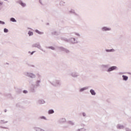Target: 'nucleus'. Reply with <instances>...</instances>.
Masks as SVG:
<instances>
[{"mask_svg":"<svg viewBox=\"0 0 131 131\" xmlns=\"http://www.w3.org/2000/svg\"><path fill=\"white\" fill-rule=\"evenodd\" d=\"M61 40H64V41H66L67 42H69V39H67L65 37H61Z\"/></svg>","mask_w":131,"mask_h":131,"instance_id":"5701e85b","label":"nucleus"},{"mask_svg":"<svg viewBox=\"0 0 131 131\" xmlns=\"http://www.w3.org/2000/svg\"><path fill=\"white\" fill-rule=\"evenodd\" d=\"M16 106H18V104H16Z\"/></svg>","mask_w":131,"mask_h":131,"instance_id":"603ef678","label":"nucleus"},{"mask_svg":"<svg viewBox=\"0 0 131 131\" xmlns=\"http://www.w3.org/2000/svg\"><path fill=\"white\" fill-rule=\"evenodd\" d=\"M40 82H41V79H38V80H37L36 81V84H35V85L36 86H37V88H38V86H39L40 85L39 84V83H40Z\"/></svg>","mask_w":131,"mask_h":131,"instance_id":"f8f14e48","label":"nucleus"},{"mask_svg":"<svg viewBox=\"0 0 131 131\" xmlns=\"http://www.w3.org/2000/svg\"><path fill=\"white\" fill-rule=\"evenodd\" d=\"M4 1H5V2H8V0H4Z\"/></svg>","mask_w":131,"mask_h":131,"instance_id":"8fccbe9b","label":"nucleus"},{"mask_svg":"<svg viewBox=\"0 0 131 131\" xmlns=\"http://www.w3.org/2000/svg\"><path fill=\"white\" fill-rule=\"evenodd\" d=\"M119 74H124V73H120Z\"/></svg>","mask_w":131,"mask_h":131,"instance_id":"49530a36","label":"nucleus"},{"mask_svg":"<svg viewBox=\"0 0 131 131\" xmlns=\"http://www.w3.org/2000/svg\"><path fill=\"white\" fill-rule=\"evenodd\" d=\"M122 80L124 81H127V80H128V76H126V75H123L122 76Z\"/></svg>","mask_w":131,"mask_h":131,"instance_id":"ddd939ff","label":"nucleus"},{"mask_svg":"<svg viewBox=\"0 0 131 131\" xmlns=\"http://www.w3.org/2000/svg\"><path fill=\"white\" fill-rule=\"evenodd\" d=\"M105 52L107 53H112V52H115V50L114 49H105Z\"/></svg>","mask_w":131,"mask_h":131,"instance_id":"f3484780","label":"nucleus"},{"mask_svg":"<svg viewBox=\"0 0 131 131\" xmlns=\"http://www.w3.org/2000/svg\"><path fill=\"white\" fill-rule=\"evenodd\" d=\"M51 34H52V35H60V32H57L56 31H53V32H52Z\"/></svg>","mask_w":131,"mask_h":131,"instance_id":"4468645a","label":"nucleus"},{"mask_svg":"<svg viewBox=\"0 0 131 131\" xmlns=\"http://www.w3.org/2000/svg\"><path fill=\"white\" fill-rule=\"evenodd\" d=\"M28 65L30 67H33V68L35 67V66H34V65H30V64H28Z\"/></svg>","mask_w":131,"mask_h":131,"instance_id":"37998d69","label":"nucleus"},{"mask_svg":"<svg viewBox=\"0 0 131 131\" xmlns=\"http://www.w3.org/2000/svg\"><path fill=\"white\" fill-rule=\"evenodd\" d=\"M102 68H106L105 71L107 72V73H110L112 71H114V70H116L117 69V67L116 66H112L109 67V64H102Z\"/></svg>","mask_w":131,"mask_h":131,"instance_id":"f03ea898","label":"nucleus"},{"mask_svg":"<svg viewBox=\"0 0 131 131\" xmlns=\"http://www.w3.org/2000/svg\"><path fill=\"white\" fill-rule=\"evenodd\" d=\"M36 51H32V52L30 51L28 52V54H30L32 56V55H33L34 53H35Z\"/></svg>","mask_w":131,"mask_h":131,"instance_id":"e433bc0d","label":"nucleus"},{"mask_svg":"<svg viewBox=\"0 0 131 131\" xmlns=\"http://www.w3.org/2000/svg\"><path fill=\"white\" fill-rule=\"evenodd\" d=\"M69 42H71L72 45H75V43H78V41L74 37H71L69 39Z\"/></svg>","mask_w":131,"mask_h":131,"instance_id":"0eeeda50","label":"nucleus"},{"mask_svg":"<svg viewBox=\"0 0 131 131\" xmlns=\"http://www.w3.org/2000/svg\"><path fill=\"white\" fill-rule=\"evenodd\" d=\"M58 123H60L61 124L63 123H65L66 122V119L65 118H60L58 121Z\"/></svg>","mask_w":131,"mask_h":131,"instance_id":"9b49d317","label":"nucleus"},{"mask_svg":"<svg viewBox=\"0 0 131 131\" xmlns=\"http://www.w3.org/2000/svg\"><path fill=\"white\" fill-rule=\"evenodd\" d=\"M36 89H37V87L35 86V84H33L30 87V91L31 93H35L36 92Z\"/></svg>","mask_w":131,"mask_h":131,"instance_id":"6e6552de","label":"nucleus"},{"mask_svg":"<svg viewBox=\"0 0 131 131\" xmlns=\"http://www.w3.org/2000/svg\"><path fill=\"white\" fill-rule=\"evenodd\" d=\"M0 24H1V25H5V24H6V23H5V21L0 20Z\"/></svg>","mask_w":131,"mask_h":131,"instance_id":"4c0bfd02","label":"nucleus"},{"mask_svg":"<svg viewBox=\"0 0 131 131\" xmlns=\"http://www.w3.org/2000/svg\"><path fill=\"white\" fill-rule=\"evenodd\" d=\"M10 21L11 22H13V23H16V22H17V20H16V19H15V18H14V17H11V18H10Z\"/></svg>","mask_w":131,"mask_h":131,"instance_id":"b1692460","label":"nucleus"},{"mask_svg":"<svg viewBox=\"0 0 131 131\" xmlns=\"http://www.w3.org/2000/svg\"><path fill=\"white\" fill-rule=\"evenodd\" d=\"M64 52H65L67 53V54H69V53H70V51H69V50L66 49V48L64 49Z\"/></svg>","mask_w":131,"mask_h":131,"instance_id":"c9c22d12","label":"nucleus"},{"mask_svg":"<svg viewBox=\"0 0 131 131\" xmlns=\"http://www.w3.org/2000/svg\"><path fill=\"white\" fill-rule=\"evenodd\" d=\"M1 10H2V8H0V11H1Z\"/></svg>","mask_w":131,"mask_h":131,"instance_id":"864d4df0","label":"nucleus"},{"mask_svg":"<svg viewBox=\"0 0 131 131\" xmlns=\"http://www.w3.org/2000/svg\"><path fill=\"white\" fill-rule=\"evenodd\" d=\"M90 89V86H85L82 88H80L79 90V93H83L84 91H86V90H89Z\"/></svg>","mask_w":131,"mask_h":131,"instance_id":"9d476101","label":"nucleus"},{"mask_svg":"<svg viewBox=\"0 0 131 131\" xmlns=\"http://www.w3.org/2000/svg\"><path fill=\"white\" fill-rule=\"evenodd\" d=\"M75 35H77V36H78L79 37H80V34L78 33H75Z\"/></svg>","mask_w":131,"mask_h":131,"instance_id":"ea45409f","label":"nucleus"},{"mask_svg":"<svg viewBox=\"0 0 131 131\" xmlns=\"http://www.w3.org/2000/svg\"><path fill=\"white\" fill-rule=\"evenodd\" d=\"M128 74L131 75V73H128Z\"/></svg>","mask_w":131,"mask_h":131,"instance_id":"09e8293b","label":"nucleus"},{"mask_svg":"<svg viewBox=\"0 0 131 131\" xmlns=\"http://www.w3.org/2000/svg\"><path fill=\"white\" fill-rule=\"evenodd\" d=\"M32 48H37L39 50H40V51H42V52H43V53H46V50H43V49L41 48V46H40V44L39 42H37L33 44L32 45Z\"/></svg>","mask_w":131,"mask_h":131,"instance_id":"7ed1b4c3","label":"nucleus"},{"mask_svg":"<svg viewBox=\"0 0 131 131\" xmlns=\"http://www.w3.org/2000/svg\"><path fill=\"white\" fill-rule=\"evenodd\" d=\"M111 28L106 26L101 27V30L102 32H107V31H111Z\"/></svg>","mask_w":131,"mask_h":131,"instance_id":"39448f33","label":"nucleus"},{"mask_svg":"<svg viewBox=\"0 0 131 131\" xmlns=\"http://www.w3.org/2000/svg\"><path fill=\"white\" fill-rule=\"evenodd\" d=\"M90 94H91V95H92V96H96V92H95V90H94L93 89H91L90 90Z\"/></svg>","mask_w":131,"mask_h":131,"instance_id":"2eb2a0df","label":"nucleus"},{"mask_svg":"<svg viewBox=\"0 0 131 131\" xmlns=\"http://www.w3.org/2000/svg\"><path fill=\"white\" fill-rule=\"evenodd\" d=\"M57 49L62 52H64L65 48L63 47H58Z\"/></svg>","mask_w":131,"mask_h":131,"instance_id":"4be33fe9","label":"nucleus"},{"mask_svg":"<svg viewBox=\"0 0 131 131\" xmlns=\"http://www.w3.org/2000/svg\"><path fill=\"white\" fill-rule=\"evenodd\" d=\"M35 32H36V33H37L38 34H40V35H41L42 34H44L43 32H40L38 30L36 29L35 30Z\"/></svg>","mask_w":131,"mask_h":131,"instance_id":"6ab92c4d","label":"nucleus"},{"mask_svg":"<svg viewBox=\"0 0 131 131\" xmlns=\"http://www.w3.org/2000/svg\"><path fill=\"white\" fill-rule=\"evenodd\" d=\"M8 123V121H5V120H0V124H5Z\"/></svg>","mask_w":131,"mask_h":131,"instance_id":"aec40b11","label":"nucleus"},{"mask_svg":"<svg viewBox=\"0 0 131 131\" xmlns=\"http://www.w3.org/2000/svg\"><path fill=\"white\" fill-rule=\"evenodd\" d=\"M23 93L24 94H28V91L27 90H24Z\"/></svg>","mask_w":131,"mask_h":131,"instance_id":"58836bf2","label":"nucleus"},{"mask_svg":"<svg viewBox=\"0 0 131 131\" xmlns=\"http://www.w3.org/2000/svg\"><path fill=\"white\" fill-rule=\"evenodd\" d=\"M4 112H7V110H4Z\"/></svg>","mask_w":131,"mask_h":131,"instance_id":"de8ad7c7","label":"nucleus"},{"mask_svg":"<svg viewBox=\"0 0 131 131\" xmlns=\"http://www.w3.org/2000/svg\"><path fill=\"white\" fill-rule=\"evenodd\" d=\"M4 32H5V33H8V32H9V30L7 28H4Z\"/></svg>","mask_w":131,"mask_h":131,"instance_id":"72a5a7b5","label":"nucleus"},{"mask_svg":"<svg viewBox=\"0 0 131 131\" xmlns=\"http://www.w3.org/2000/svg\"><path fill=\"white\" fill-rule=\"evenodd\" d=\"M64 127H68V126H64Z\"/></svg>","mask_w":131,"mask_h":131,"instance_id":"3c124183","label":"nucleus"},{"mask_svg":"<svg viewBox=\"0 0 131 131\" xmlns=\"http://www.w3.org/2000/svg\"><path fill=\"white\" fill-rule=\"evenodd\" d=\"M16 4H19V5H20L21 7H23V8H25L26 7V4L23 3V2L21 0H18L16 2Z\"/></svg>","mask_w":131,"mask_h":131,"instance_id":"1a4fd4ad","label":"nucleus"},{"mask_svg":"<svg viewBox=\"0 0 131 131\" xmlns=\"http://www.w3.org/2000/svg\"><path fill=\"white\" fill-rule=\"evenodd\" d=\"M117 128H118V129H122L123 128H124V126L121 124H118L117 125Z\"/></svg>","mask_w":131,"mask_h":131,"instance_id":"dca6fc26","label":"nucleus"},{"mask_svg":"<svg viewBox=\"0 0 131 131\" xmlns=\"http://www.w3.org/2000/svg\"><path fill=\"white\" fill-rule=\"evenodd\" d=\"M0 128H5V129H8V127H7L0 126Z\"/></svg>","mask_w":131,"mask_h":131,"instance_id":"79ce46f5","label":"nucleus"},{"mask_svg":"<svg viewBox=\"0 0 131 131\" xmlns=\"http://www.w3.org/2000/svg\"><path fill=\"white\" fill-rule=\"evenodd\" d=\"M38 103L40 105H41L42 104H45L46 103V101H45V100H43V99H40L38 101Z\"/></svg>","mask_w":131,"mask_h":131,"instance_id":"a211bd4d","label":"nucleus"},{"mask_svg":"<svg viewBox=\"0 0 131 131\" xmlns=\"http://www.w3.org/2000/svg\"><path fill=\"white\" fill-rule=\"evenodd\" d=\"M24 75H25V76H27V77L32 78V79L36 78V75L35 74L28 72L24 73Z\"/></svg>","mask_w":131,"mask_h":131,"instance_id":"20e7f679","label":"nucleus"},{"mask_svg":"<svg viewBox=\"0 0 131 131\" xmlns=\"http://www.w3.org/2000/svg\"><path fill=\"white\" fill-rule=\"evenodd\" d=\"M49 82L55 88H60V85H62L61 80L56 79V77H55V76H51L50 77Z\"/></svg>","mask_w":131,"mask_h":131,"instance_id":"f257e3e1","label":"nucleus"},{"mask_svg":"<svg viewBox=\"0 0 131 131\" xmlns=\"http://www.w3.org/2000/svg\"><path fill=\"white\" fill-rule=\"evenodd\" d=\"M29 36H32L33 35V32L31 31H29L28 32Z\"/></svg>","mask_w":131,"mask_h":131,"instance_id":"393cba45","label":"nucleus"},{"mask_svg":"<svg viewBox=\"0 0 131 131\" xmlns=\"http://www.w3.org/2000/svg\"><path fill=\"white\" fill-rule=\"evenodd\" d=\"M65 4L66 3L63 1H60L59 3V5L60 6H61V7L65 6Z\"/></svg>","mask_w":131,"mask_h":131,"instance_id":"cd10ccee","label":"nucleus"},{"mask_svg":"<svg viewBox=\"0 0 131 131\" xmlns=\"http://www.w3.org/2000/svg\"><path fill=\"white\" fill-rule=\"evenodd\" d=\"M125 130L126 131H131V129L128 128H126Z\"/></svg>","mask_w":131,"mask_h":131,"instance_id":"c03bdc74","label":"nucleus"},{"mask_svg":"<svg viewBox=\"0 0 131 131\" xmlns=\"http://www.w3.org/2000/svg\"><path fill=\"white\" fill-rule=\"evenodd\" d=\"M39 3L41 5V6H45L43 2H42V0H39Z\"/></svg>","mask_w":131,"mask_h":131,"instance_id":"f704fd0d","label":"nucleus"},{"mask_svg":"<svg viewBox=\"0 0 131 131\" xmlns=\"http://www.w3.org/2000/svg\"><path fill=\"white\" fill-rule=\"evenodd\" d=\"M48 49H50V50H52V51H55L56 49L55 47L53 46H49L48 47Z\"/></svg>","mask_w":131,"mask_h":131,"instance_id":"c756f323","label":"nucleus"},{"mask_svg":"<svg viewBox=\"0 0 131 131\" xmlns=\"http://www.w3.org/2000/svg\"><path fill=\"white\" fill-rule=\"evenodd\" d=\"M40 119H43L44 120H48L47 118L45 116H42L39 117Z\"/></svg>","mask_w":131,"mask_h":131,"instance_id":"7c9ffc66","label":"nucleus"},{"mask_svg":"<svg viewBox=\"0 0 131 131\" xmlns=\"http://www.w3.org/2000/svg\"><path fill=\"white\" fill-rule=\"evenodd\" d=\"M69 13H71V14H75L76 16H78V15L76 13H75V11H74V10H71L69 11Z\"/></svg>","mask_w":131,"mask_h":131,"instance_id":"bb28decb","label":"nucleus"},{"mask_svg":"<svg viewBox=\"0 0 131 131\" xmlns=\"http://www.w3.org/2000/svg\"><path fill=\"white\" fill-rule=\"evenodd\" d=\"M81 115H82L83 117L84 118H86V117H88V116L86 115V113L84 112H82L81 113Z\"/></svg>","mask_w":131,"mask_h":131,"instance_id":"c85d7f7f","label":"nucleus"},{"mask_svg":"<svg viewBox=\"0 0 131 131\" xmlns=\"http://www.w3.org/2000/svg\"><path fill=\"white\" fill-rule=\"evenodd\" d=\"M28 29H29L30 30H33L31 28H28Z\"/></svg>","mask_w":131,"mask_h":131,"instance_id":"a18cd8bd","label":"nucleus"},{"mask_svg":"<svg viewBox=\"0 0 131 131\" xmlns=\"http://www.w3.org/2000/svg\"><path fill=\"white\" fill-rule=\"evenodd\" d=\"M54 113H55V111L53 109L48 111V114H54Z\"/></svg>","mask_w":131,"mask_h":131,"instance_id":"412c9836","label":"nucleus"},{"mask_svg":"<svg viewBox=\"0 0 131 131\" xmlns=\"http://www.w3.org/2000/svg\"><path fill=\"white\" fill-rule=\"evenodd\" d=\"M36 76H37L38 79H41V75L40 74L37 73Z\"/></svg>","mask_w":131,"mask_h":131,"instance_id":"2f4dec72","label":"nucleus"},{"mask_svg":"<svg viewBox=\"0 0 131 131\" xmlns=\"http://www.w3.org/2000/svg\"><path fill=\"white\" fill-rule=\"evenodd\" d=\"M68 123H69V124H70L71 125H74V122L72 121H69Z\"/></svg>","mask_w":131,"mask_h":131,"instance_id":"473e14b6","label":"nucleus"},{"mask_svg":"<svg viewBox=\"0 0 131 131\" xmlns=\"http://www.w3.org/2000/svg\"><path fill=\"white\" fill-rule=\"evenodd\" d=\"M5 96V97H7L9 99H10V98H12V95H11V94H6Z\"/></svg>","mask_w":131,"mask_h":131,"instance_id":"a878e982","label":"nucleus"},{"mask_svg":"<svg viewBox=\"0 0 131 131\" xmlns=\"http://www.w3.org/2000/svg\"><path fill=\"white\" fill-rule=\"evenodd\" d=\"M4 5V2L0 1V8Z\"/></svg>","mask_w":131,"mask_h":131,"instance_id":"a19ab883","label":"nucleus"},{"mask_svg":"<svg viewBox=\"0 0 131 131\" xmlns=\"http://www.w3.org/2000/svg\"><path fill=\"white\" fill-rule=\"evenodd\" d=\"M70 76L73 78H77L79 76V73L77 72H73L70 74Z\"/></svg>","mask_w":131,"mask_h":131,"instance_id":"423d86ee","label":"nucleus"}]
</instances>
